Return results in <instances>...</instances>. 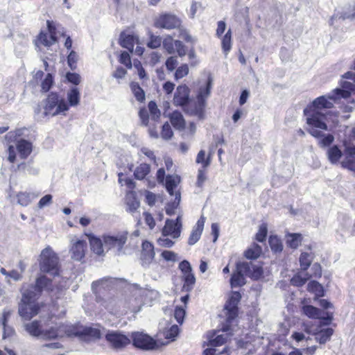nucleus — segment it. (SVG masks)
<instances>
[{
	"mask_svg": "<svg viewBox=\"0 0 355 355\" xmlns=\"http://www.w3.org/2000/svg\"><path fill=\"white\" fill-rule=\"evenodd\" d=\"M342 88H336L331 94L315 98L306 105L304 110L306 122L308 125L307 132L318 139V145L322 148L329 147L327 151L328 159L331 164H337L343 156V153L337 145L330 146L334 141L332 134H324L328 130V116L331 113V109L334 104L338 103L342 98L350 97L354 89L352 83L344 81Z\"/></svg>",
	"mask_w": 355,
	"mask_h": 355,
	"instance_id": "obj_1",
	"label": "nucleus"
},
{
	"mask_svg": "<svg viewBox=\"0 0 355 355\" xmlns=\"http://www.w3.org/2000/svg\"><path fill=\"white\" fill-rule=\"evenodd\" d=\"M211 80L209 78L205 87L199 89L196 101L190 98V89L186 85L177 87L173 103L175 106L182 107L184 112L203 119L205 116L206 100L210 94Z\"/></svg>",
	"mask_w": 355,
	"mask_h": 355,
	"instance_id": "obj_2",
	"label": "nucleus"
},
{
	"mask_svg": "<svg viewBox=\"0 0 355 355\" xmlns=\"http://www.w3.org/2000/svg\"><path fill=\"white\" fill-rule=\"evenodd\" d=\"M80 99L78 88L73 87L67 93L68 103L64 97L57 92H51L44 100V114L45 116H56L65 112L69 107L79 104Z\"/></svg>",
	"mask_w": 355,
	"mask_h": 355,
	"instance_id": "obj_3",
	"label": "nucleus"
},
{
	"mask_svg": "<svg viewBox=\"0 0 355 355\" xmlns=\"http://www.w3.org/2000/svg\"><path fill=\"white\" fill-rule=\"evenodd\" d=\"M55 318V315L51 312H47L45 315H42L40 320H35L32 322L26 323L24 325L26 331L32 336L39 337L42 336L46 340L55 339L59 336V331L61 328V325L55 324L53 326H51L49 329L44 328L49 327L51 324H53V320Z\"/></svg>",
	"mask_w": 355,
	"mask_h": 355,
	"instance_id": "obj_4",
	"label": "nucleus"
},
{
	"mask_svg": "<svg viewBox=\"0 0 355 355\" xmlns=\"http://www.w3.org/2000/svg\"><path fill=\"white\" fill-rule=\"evenodd\" d=\"M154 26L157 28L172 30L179 29L180 36L186 42L193 43L194 40L188 32L182 28V20L175 15L163 13L159 15L154 21Z\"/></svg>",
	"mask_w": 355,
	"mask_h": 355,
	"instance_id": "obj_5",
	"label": "nucleus"
},
{
	"mask_svg": "<svg viewBox=\"0 0 355 355\" xmlns=\"http://www.w3.org/2000/svg\"><path fill=\"white\" fill-rule=\"evenodd\" d=\"M39 266L42 272L53 276H58L61 272L59 257L50 246L42 250L40 254Z\"/></svg>",
	"mask_w": 355,
	"mask_h": 355,
	"instance_id": "obj_6",
	"label": "nucleus"
},
{
	"mask_svg": "<svg viewBox=\"0 0 355 355\" xmlns=\"http://www.w3.org/2000/svg\"><path fill=\"white\" fill-rule=\"evenodd\" d=\"M38 299L24 291L19 304L18 313L23 320H30L37 315L46 306L44 302H38Z\"/></svg>",
	"mask_w": 355,
	"mask_h": 355,
	"instance_id": "obj_7",
	"label": "nucleus"
},
{
	"mask_svg": "<svg viewBox=\"0 0 355 355\" xmlns=\"http://www.w3.org/2000/svg\"><path fill=\"white\" fill-rule=\"evenodd\" d=\"M21 132L20 130H15L8 132L5 136V140L8 144L15 143L16 148L21 159H26L32 153V143L21 139Z\"/></svg>",
	"mask_w": 355,
	"mask_h": 355,
	"instance_id": "obj_8",
	"label": "nucleus"
},
{
	"mask_svg": "<svg viewBox=\"0 0 355 355\" xmlns=\"http://www.w3.org/2000/svg\"><path fill=\"white\" fill-rule=\"evenodd\" d=\"M46 26L48 33L40 31L35 40V45L37 47H50L59 40L56 24L53 21L47 20Z\"/></svg>",
	"mask_w": 355,
	"mask_h": 355,
	"instance_id": "obj_9",
	"label": "nucleus"
},
{
	"mask_svg": "<svg viewBox=\"0 0 355 355\" xmlns=\"http://www.w3.org/2000/svg\"><path fill=\"white\" fill-rule=\"evenodd\" d=\"M52 280L44 275H41L35 279V284H31L29 288L24 291L39 299L44 291H52Z\"/></svg>",
	"mask_w": 355,
	"mask_h": 355,
	"instance_id": "obj_10",
	"label": "nucleus"
},
{
	"mask_svg": "<svg viewBox=\"0 0 355 355\" xmlns=\"http://www.w3.org/2000/svg\"><path fill=\"white\" fill-rule=\"evenodd\" d=\"M132 345L139 349L144 350H152L157 347L156 340L146 334L135 331L131 334Z\"/></svg>",
	"mask_w": 355,
	"mask_h": 355,
	"instance_id": "obj_11",
	"label": "nucleus"
},
{
	"mask_svg": "<svg viewBox=\"0 0 355 355\" xmlns=\"http://www.w3.org/2000/svg\"><path fill=\"white\" fill-rule=\"evenodd\" d=\"M69 336H78L85 340H96L101 338V331L93 327H70L67 330Z\"/></svg>",
	"mask_w": 355,
	"mask_h": 355,
	"instance_id": "obj_12",
	"label": "nucleus"
},
{
	"mask_svg": "<svg viewBox=\"0 0 355 355\" xmlns=\"http://www.w3.org/2000/svg\"><path fill=\"white\" fill-rule=\"evenodd\" d=\"M250 271V266L245 262H238L236 270L233 272L230 282L232 288L241 287L245 284L244 273Z\"/></svg>",
	"mask_w": 355,
	"mask_h": 355,
	"instance_id": "obj_13",
	"label": "nucleus"
},
{
	"mask_svg": "<svg viewBox=\"0 0 355 355\" xmlns=\"http://www.w3.org/2000/svg\"><path fill=\"white\" fill-rule=\"evenodd\" d=\"M179 269L182 273L183 278V290L191 291L196 283V277L192 272V268L190 263L187 260L182 261L178 266Z\"/></svg>",
	"mask_w": 355,
	"mask_h": 355,
	"instance_id": "obj_14",
	"label": "nucleus"
},
{
	"mask_svg": "<svg viewBox=\"0 0 355 355\" xmlns=\"http://www.w3.org/2000/svg\"><path fill=\"white\" fill-rule=\"evenodd\" d=\"M103 241L104 242V246L107 248V250L116 249L119 254L127 241V236L119 235L114 236L106 235L103 236Z\"/></svg>",
	"mask_w": 355,
	"mask_h": 355,
	"instance_id": "obj_15",
	"label": "nucleus"
},
{
	"mask_svg": "<svg viewBox=\"0 0 355 355\" xmlns=\"http://www.w3.org/2000/svg\"><path fill=\"white\" fill-rule=\"evenodd\" d=\"M105 338L107 341L115 349H122L131 342L128 336L119 332L108 333Z\"/></svg>",
	"mask_w": 355,
	"mask_h": 355,
	"instance_id": "obj_16",
	"label": "nucleus"
},
{
	"mask_svg": "<svg viewBox=\"0 0 355 355\" xmlns=\"http://www.w3.org/2000/svg\"><path fill=\"white\" fill-rule=\"evenodd\" d=\"M155 256L154 245L148 241H144L141 244V261L143 266L150 264Z\"/></svg>",
	"mask_w": 355,
	"mask_h": 355,
	"instance_id": "obj_17",
	"label": "nucleus"
},
{
	"mask_svg": "<svg viewBox=\"0 0 355 355\" xmlns=\"http://www.w3.org/2000/svg\"><path fill=\"white\" fill-rule=\"evenodd\" d=\"M139 43V37L134 34H128L125 31L120 33L119 38V45L126 49L130 53H132L135 44Z\"/></svg>",
	"mask_w": 355,
	"mask_h": 355,
	"instance_id": "obj_18",
	"label": "nucleus"
},
{
	"mask_svg": "<svg viewBox=\"0 0 355 355\" xmlns=\"http://www.w3.org/2000/svg\"><path fill=\"white\" fill-rule=\"evenodd\" d=\"M343 155L344 159L341 162L342 166L355 172V146H346Z\"/></svg>",
	"mask_w": 355,
	"mask_h": 355,
	"instance_id": "obj_19",
	"label": "nucleus"
},
{
	"mask_svg": "<svg viewBox=\"0 0 355 355\" xmlns=\"http://www.w3.org/2000/svg\"><path fill=\"white\" fill-rule=\"evenodd\" d=\"M181 232V224L173 220L167 219L162 228V234L164 236H171L173 239L178 238Z\"/></svg>",
	"mask_w": 355,
	"mask_h": 355,
	"instance_id": "obj_20",
	"label": "nucleus"
},
{
	"mask_svg": "<svg viewBox=\"0 0 355 355\" xmlns=\"http://www.w3.org/2000/svg\"><path fill=\"white\" fill-rule=\"evenodd\" d=\"M87 243L83 240L75 242L70 250L71 258L76 261H81L85 256Z\"/></svg>",
	"mask_w": 355,
	"mask_h": 355,
	"instance_id": "obj_21",
	"label": "nucleus"
},
{
	"mask_svg": "<svg viewBox=\"0 0 355 355\" xmlns=\"http://www.w3.org/2000/svg\"><path fill=\"white\" fill-rule=\"evenodd\" d=\"M205 223V218L204 216H201L198 220L196 225L193 227L191 233L188 239L189 245H193L199 241L203 231Z\"/></svg>",
	"mask_w": 355,
	"mask_h": 355,
	"instance_id": "obj_22",
	"label": "nucleus"
},
{
	"mask_svg": "<svg viewBox=\"0 0 355 355\" xmlns=\"http://www.w3.org/2000/svg\"><path fill=\"white\" fill-rule=\"evenodd\" d=\"M207 342H204L202 347L211 346V347H218L221 346L226 343L227 338L221 334L216 335V331H209L207 334Z\"/></svg>",
	"mask_w": 355,
	"mask_h": 355,
	"instance_id": "obj_23",
	"label": "nucleus"
},
{
	"mask_svg": "<svg viewBox=\"0 0 355 355\" xmlns=\"http://www.w3.org/2000/svg\"><path fill=\"white\" fill-rule=\"evenodd\" d=\"M125 200L130 211L133 212L139 208L140 203L137 199L135 191H128L125 194Z\"/></svg>",
	"mask_w": 355,
	"mask_h": 355,
	"instance_id": "obj_24",
	"label": "nucleus"
},
{
	"mask_svg": "<svg viewBox=\"0 0 355 355\" xmlns=\"http://www.w3.org/2000/svg\"><path fill=\"white\" fill-rule=\"evenodd\" d=\"M302 240L303 236L300 233H288L286 235V244L291 249H297Z\"/></svg>",
	"mask_w": 355,
	"mask_h": 355,
	"instance_id": "obj_25",
	"label": "nucleus"
},
{
	"mask_svg": "<svg viewBox=\"0 0 355 355\" xmlns=\"http://www.w3.org/2000/svg\"><path fill=\"white\" fill-rule=\"evenodd\" d=\"M170 121L173 126L178 130H183L185 127V121L179 111H174L171 114Z\"/></svg>",
	"mask_w": 355,
	"mask_h": 355,
	"instance_id": "obj_26",
	"label": "nucleus"
},
{
	"mask_svg": "<svg viewBox=\"0 0 355 355\" xmlns=\"http://www.w3.org/2000/svg\"><path fill=\"white\" fill-rule=\"evenodd\" d=\"M150 172V164L146 163H141L136 167L133 175L135 179L142 180L146 178Z\"/></svg>",
	"mask_w": 355,
	"mask_h": 355,
	"instance_id": "obj_27",
	"label": "nucleus"
},
{
	"mask_svg": "<svg viewBox=\"0 0 355 355\" xmlns=\"http://www.w3.org/2000/svg\"><path fill=\"white\" fill-rule=\"evenodd\" d=\"M315 258L314 253L302 252L299 258L300 265L303 271H306L310 267L313 259Z\"/></svg>",
	"mask_w": 355,
	"mask_h": 355,
	"instance_id": "obj_28",
	"label": "nucleus"
},
{
	"mask_svg": "<svg viewBox=\"0 0 355 355\" xmlns=\"http://www.w3.org/2000/svg\"><path fill=\"white\" fill-rule=\"evenodd\" d=\"M180 180L178 175H168L166 176L165 187L171 196L174 195V191Z\"/></svg>",
	"mask_w": 355,
	"mask_h": 355,
	"instance_id": "obj_29",
	"label": "nucleus"
},
{
	"mask_svg": "<svg viewBox=\"0 0 355 355\" xmlns=\"http://www.w3.org/2000/svg\"><path fill=\"white\" fill-rule=\"evenodd\" d=\"M333 334L334 329L332 328L323 329L313 333L315 336V340L320 344H324L329 340Z\"/></svg>",
	"mask_w": 355,
	"mask_h": 355,
	"instance_id": "obj_30",
	"label": "nucleus"
},
{
	"mask_svg": "<svg viewBox=\"0 0 355 355\" xmlns=\"http://www.w3.org/2000/svg\"><path fill=\"white\" fill-rule=\"evenodd\" d=\"M37 196L33 193L19 192L17 194V202L23 207H26Z\"/></svg>",
	"mask_w": 355,
	"mask_h": 355,
	"instance_id": "obj_31",
	"label": "nucleus"
},
{
	"mask_svg": "<svg viewBox=\"0 0 355 355\" xmlns=\"http://www.w3.org/2000/svg\"><path fill=\"white\" fill-rule=\"evenodd\" d=\"M261 253V247L257 243H253L250 248L245 250L244 255L248 259H256L260 257Z\"/></svg>",
	"mask_w": 355,
	"mask_h": 355,
	"instance_id": "obj_32",
	"label": "nucleus"
},
{
	"mask_svg": "<svg viewBox=\"0 0 355 355\" xmlns=\"http://www.w3.org/2000/svg\"><path fill=\"white\" fill-rule=\"evenodd\" d=\"M269 245L274 253H279L283 250L282 240L277 235H270L268 239Z\"/></svg>",
	"mask_w": 355,
	"mask_h": 355,
	"instance_id": "obj_33",
	"label": "nucleus"
},
{
	"mask_svg": "<svg viewBox=\"0 0 355 355\" xmlns=\"http://www.w3.org/2000/svg\"><path fill=\"white\" fill-rule=\"evenodd\" d=\"M302 312L309 318L318 319L321 313L320 310L312 305H304L302 306Z\"/></svg>",
	"mask_w": 355,
	"mask_h": 355,
	"instance_id": "obj_34",
	"label": "nucleus"
},
{
	"mask_svg": "<svg viewBox=\"0 0 355 355\" xmlns=\"http://www.w3.org/2000/svg\"><path fill=\"white\" fill-rule=\"evenodd\" d=\"M130 88L137 101L141 103L145 100L144 91L138 83L132 82L130 83Z\"/></svg>",
	"mask_w": 355,
	"mask_h": 355,
	"instance_id": "obj_35",
	"label": "nucleus"
},
{
	"mask_svg": "<svg viewBox=\"0 0 355 355\" xmlns=\"http://www.w3.org/2000/svg\"><path fill=\"white\" fill-rule=\"evenodd\" d=\"M221 46L223 52L227 54L232 48V31L230 29L222 37Z\"/></svg>",
	"mask_w": 355,
	"mask_h": 355,
	"instance_id": "obj_36",
	"label": "nucleus"
},
{
	"mask_svg": "<svg viewBox=\"0 0 355 355\" xmlns=\"http://www.w3.org/2000/svg\"><path fill=\"white\" fill-rule=\"evenodd\" d=\"M268 235V225L263 223L260 225L258 232L255 234V240L258 242H265Z\"/></svg>",
	"mask_w": 355,
	"mask_h": 355,
	"instance_id": "obj_37",
	"label": "nucleus"
},
{
	"mask_svg": "<svg viewBox=\"0 0 355 355\" xmlns=\"http://www.w3.org/2000/svg\"><path fill=\"white\" fill-rule=\"evenodd\" d=\"M54 83V78L51 73H49L46 75L44 79L41 83V92L42 93L48 92L52 87Z\"/></svg>",
	"mask_w": 355,
	"mask_h": 355,
	"instance_id": "obj_38",
	"label": "nucleus"
},
{
	"mask_svg": "<svg viewBox=\"0 0 355 355\" xmlns=\"http://www.w3.org/2000/svg\"><path fill=\"white\" fill-rule=\"evenodd\" d=\"M148 107L151 119L155 121H158L161 116V112L156 103L150 101L148 104Z\"/></svg>",
	"mask_w": 355,
	"mask_h": 355,
	"instance_id": "obj_39",
	"label": "nucleus"
},
{
	"mask_svg": "<svg viewBox=\"0 0 355 355\" xmlns=\"http://www.w3.org/2000/svg\"><path fill=\"white\" fill-rule=\"evenodd\" d=\"M162 42L163 40L160 36L155 35L151 33L146 45L149 49H155L160 47Z\"/></svg>",
	"mask_w": 355,
	"mask_h": 355,
	"instance_id": "obj_40",
	"label": "nucleus"
},
{
	"mask_svg": "<svg viewBox=\"0 0 355 355\" xmlns=\"http://www.w3.org/2000/svg\"><path fill=\"white\" fill-rule=\"evenodd\" d=\"M103 245L104 242L103 243L99 238H94L91 240L92 249L98 255L103 254Z\"/></svg>",
	"mask_w": 355,
	"mask_h": 355,
	"instance_id": "obj_41",
	"label": "nucleus"
},
{
	"mask_svg": "<svg viewBox=\"0 0 355 355\" xmlns=\"http://www.w3.org/2000/svg\"><path fill=\"white\" fill-rule=\"evenodd\" d=\"M196 162L197 164H201V168H207L211 163V159L209 157H205V151L201 150L198 152Z\"/></svg>",
	"mask_w": 355,
	"mask_h": 355,
	"instance_id": "obj_42",
	"label": "nucleus"
},
{
	"mask_svg": "<svg viewBox=\"0 0 355 355\" xmlns=\"http://www.w3.org/2000/svg\"><path fill=\"white\" fill-rule=\"evenodd\" d=\"M162 44L168 53L172 54L175 53V40L171 35H168L164 39Z\"/></svg>",
	"mask_w": 355,
	"mask_h": 355,
	"instance_id": "obj_43",
	"label": "nucleus"
},
{
	"mask_svg": "<svg viewBox=\"0 0 355 355\" xmlns=\"http://www.w3.org/2000/svg\"><path fill=\"white\" fill-rule=\"evenodd\" d=\"M241 299V295L239 291H234L227 300L225 306L238 307V304Z\"/></svg>",
	"mask_w": 355,
	"mask_h": 355,
	"instance_id": "obj_44",
	"label": "nucleus"
},
{
	"mask_svg": "<svg viewBox=\"0 0 355 355\" xmlns=\"http://www.w3.org/2000/svg\"><path fill=\"white\" fill-rule=\"evenodd\" d=\"M185 315H186V311H185L184 308H183L182 306H177L175 308L173 315H174V318L176 320L177 322L180 325L182 324Z\"/></svg>",
	"mask_w": 355,
	"mask_h": 355,
	"instance_id": "obj_45",
	"label": "nucleus"
},
{
	"mask_svg": "<svg viewBox=\"0 0 355 355\" xmlns=\"http://www.w3.org/2000/svg\"><path fill=\"white\" fill-rule=\"evenodd\" d=\"M119 62L125 65L127 69H130L132 67L130 53L127 51H122L119 58Z\"/></svg>",
	"mask_w": 355,
	"mask_h": 355,
	"instance_id": "obj_46",
	"label": "nucleus"
},
{
	"mask_svg": "<svg viewBox=\"0 0 355 355\" xmlns=\"http://www.w3.org/2000/svg\"><path fill=\"white\" fill-rule=\"evenodd\" d=\"M225 309L227 310V321L232 322L238 316L239 308L235 306H225Z\"/></svg>",
	"mask_w": 355,
	"mask_h": 355,
	"instance_id": "obj_47",
	"label": "nucleus"
},
{
	"mask_svg": "<svg viewBox=\"0 0 355 355\" xmlns=\"http://www.w3.org/2000/svg\"><path fill=\"white\" fill-rule=\"evenodd\" d=\"M322 270L321 265L316 262L314 263L311 267V274L310 275H308V277L310 279L311 277H314L316 279H319L322 277Z\"/></svg>",
	"mask_w": 355,
	"mask_h": 355,
	"instance_id": "obj_48",
	"label": "nucleus"
},
{
	"mask_svg": "<svg viewBox=\"0 0 355 355\" xmlns=\"http://www.w3.org/2000/svg\"><path fill=\"white\" fill-rule=\"evenodd\" d=\"M189 71V67L187 64H182L178 67L175 73V78L176 80L182 78L188 75Z\"/></svg>",
	"mask_w": 355,
	"mask_h": 355,
	"instance_id": "obj_49",
	"label": "nucleus"
},
{
	"mask_svg": "<svg viewBox=\"0 0 355 355\" xmlns=\"http://www.w3.org/2000/svg\"><path fill=\"white\" fill-rule=\"evenodd\" d=\"M180 332V329L178 325L173 324L170 328L166 330L164 334L165 338L167 339L173 340Z\"/></svg>",
	"mask_w": 355,
	"mask_h": 355,
	"instance_id": "obj_50",
	"label": "nucleus"
},
{
	"mask_svg": "<svg viewBox=\"0 0 355 355\" xmlns=\"http://www.w3.org/2000/svg\"><path fill=\"white\" fill-rule=\"evenodd\" d=\"M173 135L172 129L168 122H166L162 128L161 136L164 139H170Z\"/></svg>",
	"mask_w": 355,
	"mask_h": 355,
	"instance_id": "obj_51",
	"label": "nucleus"
},
{
	"mask_svg": "<svg viewBox=\"0 0 355 355\" xmlns=\"http://www.w3.org/2000/svg\"><path fill=\"white\" fill-rule=\"evenodd\" d=\"M206 168H200L198 171V176L196 180V186L198 187H202L205 180H207Z\"/></svg>",
	"mask_w": 355,
	"mask_h": 355,
	"instance_id": "obj_52",
	"label": "nucleus"
},
{
	"mask_svg": "<svg viewBox=\"0 0 355 355\" xmlns=\"http://www.w3.org/2000/svg\"><path fill=\"white\" fill-rule=\"evenodd\" d=\"M78 61V55L74 51H71L67 56V63L71 70H74L76 68V64Z\"/></svg>",
	"mask_w": 355,
	"mask_h": 355,
	"instance_id": "obj_53",
	"label": "nucleus"
},
{
	"mask_svg": "<svg viewBox=\"0 0 355 355\" xmlns=\"http://www.w3.org/2000/svg\"><path fill=\"white\" fill-rule=\"evenodd\" d=\"M149 114V111L145 107L140 108L139 111V116L141 121L142 124L145 126L148 125Z\"/></svg>",
	"mask_w": 355,
	"mask_h": 355,
	"instance_id": "obj_54",
	"label": "nucleus"
},
{
	"mask_svg": "<svg viewBox=\"0 0 355 355\" xmlns=\"http://www.w3.org/2000/svg\"><path fill=\"white\" fill-rule=\"evenodd\" d=\"M309 279L308 277L303 278L300 275H295L291 279V284L293 286L300 287L303 286Z\"/></svg>",
	"mask_w": 355,
	"mask_h": 355,
	"instance_id": "obj_55",
	"label": "nucleus"
},
{
	"mask_svg": "<svg viewBox=\"0 0 355 355\" xmlns=\"http://www.w3.org/2000/svg\"><path fill=\"white\" fill-rule=\"evenodd\" d=\"M66 78L68 82L75 85H78L80 83V76L78 73H76L67 72L66 74Z\"/></svg>",
	"mask_w": 355,
	"mask_h": 355,
	"instance_id": "obj_56",
	"label": "nucleus"
},
{
	"mask_svg": "<svg viewBox=\"0 0 355 355\" xmlns=\"http://www.w3.org/2000/svg\"><path fill=\"white\" fill-rule=\"evenodd\" d=\"M263 270L261 266H254L250 274V277L254 280H258L263 277Z\"/></svg>",
	"mask_w": 355,
	"mask_h": 355,
	"instance_id": "obj_57",
	"label": "nucleus"
},
{
	"mask_svg": "<svg viewBox=\"0 0 355 355\" xmlns=\"http://www.w3.org/2000/svg\"><path fill=\"white\" fill-rule=\"evenodd\" d=\"M175 47L180 57H183L187 53L185 45L180 40H175Z\"/></svg>",
	"mask_w": 355,
	"mask_h": 355,
	"instance_id": "obj_58",
	"label": "nucleus"
},
{
	"mask_svg": "<svg viewBox=\"0 0 355 355\" xmlns=\"http://www.w3.org/2000/svg\"><path fill=\"white\" fill-rule=\"evenodd\" d=\"M320 324L319 327H321L324 325H329L331 323L333 320V313H326V316L321 317L320 315Z\"/></svg>",
	"mask_w": 355,
	"mask_h": 355,
	"instance_id": "obj_59",
	"label": "nucleus"
},
{
	"mask_svg": "<svg viewBox=\"0 0 355 355\" xmlns=\"http://www.w3.org/2000/svg\"><path fill=\"white\" fill-rule=\"evenodd\" d=\"M165 64L168 71H173L178 64L177 58L174 56L168 58L166 60Z\"/></svg>",
	"mask_w": 355,
	"mask_h": 355,
	"instance_id": "obj_60",
	"label": "nucleus"
},
{
	"mask_svg": "<svg viewBox=\"0 0 355 355\" xmlns=\"http://www.w3.org/2000/svg\"><path fill=\"white\" fill-rule=\"evenodd\" d=\"M143 215L146 224L150 230H153L155 226V221L153 216L148 212H144Z\"/></svg>",
	"mask_w": 355,
	"mask_h": 355,
	"instance_id": "obj_61",
	"label": "nucleus"
},
{
	"mask_svg": "<svg viewBox=\"0 0 355 355\" xmlns=\"http://www.w3.org/2000/svg\"><path fill=\"white\" fill-rule=\"evenodd\" d=\"M134 67L137 69L138 75L141 79H144L146 77V73L141 62L138 60L134 61Z\"/></svg>",
	"mask_w": 355,
	"mask_h": 355,
	"instance_id": "obj_62",
	"label": "nucleus"
},
{
	"mask_svg": "<svg viewBox=\"0 0 355 355\" xmlns=\"http://www.w3.org/2000/svg\"><path fill=\"white\" fill-rule=\"evenodd\" d=\"M161 256L166 261H175L176 260V254L173 251L164 250Z\"/></svg>",
	"mask_w": 355,
	"mask_h": 355,
	"instance_id": "obj_63",
	"label": "nucleus"
},
{
	"mask_svg": "<svg viewBox=\"0 0 355 355\" xmlns=\"http://www.w3.org/2000/svg\"><path fill=\"white\" fill-rule=\"evenodd\" d=\"M52 202V196L50 194H46L43 196L38 202V207L42 208Z\"/></svg>",
	"mask_w": 355,
	"mask_h": 355,
	"instance_id": "obj_64",
	"label": "nucleus"
}]
</instances>
